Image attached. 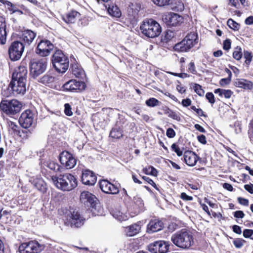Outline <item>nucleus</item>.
<instances>
[{
    "label": "nucleus",
    "instance_id": "f257e3e1",
    "mask_svg": "<svg viewBox=\"0 0 253 253\" xmlns=\"http://www.w3.org/2000/svg\"><path fill=\"white\" fill-rule=\"evenodd\" d=\"M171 240L176 247L185 250L190 249L194 243L192 233L184 229L172 235Z\"/></svg>",
    "mask_w": 253,
    "mask_h": 253
},
{
    "label": "nucleus",
    "instance_id": "f03ea898",
    "mask_svg": "<svg viewBox=\"0 0 253 253\" xmlns=\"http://www.w3.org/2000/svg\"><path fill=\"white\" fill-rule=\"evenodd\" d=\"M51 180L57 188L64 191H71L77 186L76 178L70 173L60 174L59 176H53Z\"/></svg>",
    "mask_w": 253,
    "mask_h": 253
},
{
    "label": "nucleus",
    "instance_id": "7ed1b4c3",
    "mask_svg": "<svg viewBox=\"0 0 253 253\" xmlns=\"http://www.w3.org/2000/svg\"><path fill=\"white\" fill-rule=\"evenodd\" d=\"M140 29L144 35L150 38L159 36L162 32L160 25L152 19L145 20L141 24Z\"/></svg>",
    "mask_w": 253,
    "mask_h": 253
},
{
    "label": "nucleus",
    "instance_id": "20e7f679",
    "mask_svg": "<svg viewBox=\"0 0 253 253\" xmlns=\"http://www.w3.org/2000/svg\"><path fill=\"white\" fill-rule=\"evenodd\" d=\"M52 63L59 73H65L69 68V59L60 50H57L52 56Z\"/></svg>",
    "mask_w": 253,
    "mask_h": 253
},
{
    "label": "nucleus",
    "instance_id": "39448f33",
    "mask_svg": "<svg viewBox=\"0 0 253 253\" xmlns=\"http://www.w3.org/2000/svg\"><path fill=\"white\" fill-rule=\"evenodd\" d=\"M22 107L21 102L16 99H3L0 103V111L9 116L19 113Z\"/></svg>",
    "mask_w": 253,
    "mask_h": 253
},
{
    "label": "nucleus",
    "instance_id": "423d86ee",
    "mask_svg": "<svg viewBox=\"0 0 253 253\" xmlns=\"http://www.w3.org/2000/svg\"><path fill=\"white\" fill-rule=\"evenodd\" d=\"M197 42V35L194 32H191L180 42L175 44L173 48L175 51L178 52H188Z\"/></svg>",
    "mask_w": 253,
    "mask_h": 253
},
{
    "label": "nucleus",
    "instance_id": "0eeeda50",
    "mask_svg": "<svg viewBox=\"0 0 253 253\" xmlns=\"http://www.w3.org/2000/svg\"><path fill=\"white\" fill-rule=\"evenodd\" d=\"M47 60L45 58L33 59L30 64V75L34 79L43 74L47 67Z\"/></svg>",
    "mask_w": 253,
    "mask_h": 253
},
{
    "label": "nucleus",
    "instance_id": "6e6552de",
    "mask_svg": "<svg viewBox=\"0 0 253 253\" xmlns=\"http://www.w3.org/2000/svg\"><path fill=\"white\" fill-rule=\"evenodd\" d=\"M43 248V245L34 240L21 244L19 247V251L20 253H39Z\"/></svg>",
    "mask_w": 253,
    "mask_h": 253
},
{
    "label": "nucleus",
    "instance_id": "1a4fd4ad",
    "mask_svg": "<svg viewBox=\"0 0 253 253\" xmlns=\"http://www.w3.org/2000/svg\"><path fill=\"white\" fill-rule=\"evenodd\" d=\"M24 45L19 41L13 42L8 49V54L12 61L18 60L22 56L24 51Z\"/></svg>",
    "mask_w": 253,
    "mask_h": 253
},
{
    "label": "nucleus",
    "instance_id": "9d476101",
    "mask_svg": "<svg viewBox=\"0 0 253 253\" xmlns=\"http://www.w3.org/2000/svg\"><path fill=\"white\" fill-rule=\"evenodd\" d=\"M54 48L53 44L50 41L47 40H42L38 43L36 53L42 57L48 56Z\"/></svg>",
    "mask_w": 253,
    "mask_h": 253
},
{
    "label": "nucleus",
    "instance_id": "9b49d317",
    "mask_svg": "<svg viewBox=\"0 0 253 253\" xmlns=\"http://www.w3.org/2000/svg\"><path fill=\"white\" fill-rule=\"evenodd\" d=\"M26 83L21 81L11 80L8 87L10 88L14 96L24 95L26 91Z\"/></svg>",
    "mask_w": 253,
    "mask_h": 253
},
{
    "label": "nucleus",
    "instance_id": "f8f14e48",
    "mask_svg": "<svg viewBox=\"0 0 253 253\" xmlns=\"http://www.w3.org/2000/svg\"><path fill=\"white\" fill-rule=\"evenodd\" d=\"M169 247V244L166 242L160 240L150 244L148 246V249L151 253H166Z\"/></svg>",
    "mask_w": 253,
    "mask_h": 253
},
{
    "label": "nucleus",
    "instance_id": "ddd939ff",
    "mask_svg": "<svg viewBox=\"0 0 253 253\" xmlns=\"http://www.w3.org/2000/svg\"><path fill=\"white\" fill-rule=\"evenodd\" d=\"M59 160L61 164L67 169H71L76 164V160L69 152L63 151L60 155Z\"/></svg>",
    "mask_w": 253,
    "mask_h": 253
},
{
    "label": "nucleus",
    "instance_id": "4468645a",
    "mask_svg": "<svg viewBox=\"0 0 253 253\" xmlns=\"http://www.w3.org/2000/svg\"><path fill=\"white\" fill-rule=\"evenodd\" d=\"M34 121V114L30 110H26L23 112L19 119V123L22 127L27 128L30 127Z\"/></svg>",
    "mask_w": 253,
    "mask_h": 253
},
{
    "label": "nucleus",
    "instance_id": "2eb2a0df",
    "mask_svg": "<svg viewBox=\"0 0 253 253\" xmlns=\"http://www.w3.org/2000/svg\"><path fill=\"white\" fill-rule=\"evenodd\" d=\"M164 21L169 26H176L183 21V17L178 14L170 12L164 16Z\"/></svg>",
    "mask_w": 253,
    "mask_h": 253
},
{
    "label": "nucleus",
    "instance_id": "dca6fc26",
    "mask_svg": "<svg viewBox=\"0 0 253 253\" xmlns=\"http://www.w3.org/2000/svg\"><path fill=\"white\" fill-rule=\"evenodd\" d=\"M27 69L22 63L18 68L15 69L12 75V79L27 82Z\"/></svg>",
    "mask_w": 253,
    "mask_h": 253
},
{
    "label": "nucleus",
    "instance_id": "f3484780",
    "mask_svg": "<svg viewBox=\"0 0 253 253\" xmlns=\"http://www.w3.org/2000/svg\"><path fill=\"white\" fill-rule=\"evenodd\" d=\"M86 87L85 83L83 82L78 81L76 80H71L63 85L65 90L74 91L79 90H84Z\"/></svg>",
    "mask_w": 253,
    "mask_h": 253
},
{
    "label": "nucleus",
    "instance_id": "a211bd4d",
    "mask_svg": "<svg viewBox=\"0 0 253 253\" xmlns=\"http://www.w3.org/2000/svg\"><path fill=\"white\" fill-rule=\"evenodd\" d=\"M84 221L85 219L80 215L78 211H74L71 212L69 222L71 226L81 227L84 224Z\"/></svg>",
    "mask_w": 253,
    "mask_h": 253
},
{
    "label": "nucleus",
    "instance_id": "6ab92c4d",
    "mask_svg": "<svg viewBox=\"0 0 253 253\" xmlns=\"http://www.w3.org/2000/svg\"><path fill=\"white\" fill-rule=\"evenodd\" d=\"M82 181L85 185H93L96 182V176L93 171L86 169L83 171Z\"/></svg>",
    "mask_w": 253,
    "mask_h": 253
},
{
    "label": "nucleus",
    "instance_id": "aec40b11",
    "mask_svg": "<svg viewBox=\"0 0 253 253\" xmlns=\"http://www.w3.org/2000/svg\"><path fill=\"white\" fill-rule=\"evenodd\" d=\"M164 228L163 222L159 219H152L147 225V231L148 233H153L161 230Z\"/></svg>",
    "mask_w": 253,
    "mask_h": 253
},
{
    "label": "nucleus",
    "instance_id": "412c9836",
    "mask_svg": "<svg viewBox=\"0 0 253 253\" xmlns=\"http://www.w3.org/2000/svg\"><path fill=\"white\" fill-rule=\"evenodd\" d=\"M29 181L39 191H41L42 193H44L46 192V183L41 177H39L38 176L36 177H31L29 179Z\"/></svg>",
    "mask_w": 253,
    "mask_h": 253
},
{
    "label": "nucleus",
    "instance_id": "4be33fe9",
    "mask_svg": "<svg viewBox=\"0 0 253 253\" xmlns=\"http://www.w3.org/2000/svg\"><path fill=\"white\" fill-rule=\"evenodd\" d=\"M36 36V33L31 30H25L21 32L20 36V40L25 44L30 45Z\"/></svg>",
    "mask_w": 253,
    "mask_h": 253
},
{
    "label": "nucleus",
    "instance_id": "5701e85b",
    "mask_svg": "<svg viewBox=\"0 0 253 253\" xmlns=\"http://www.w3.org/2000/svg\"><path fill=\"white\" fill-rule=\"evenodd\" d=\"M199 157L193 152L186 151L184 153V160L185 163L189 166H194Z\"/></svg>",
    "mask_w": 253,
    "mask_h": 253
},
{
    "label": "nucleus",
    "instance_id": "b1692460",
    "mask_svg": "<svg viewBox=\"0 0 253 253\" xmlns=\"http://www.w3.org/2000/svg\"><path fill=\"white\" fill-rule=\"evenodd\" d=\"M130 209L134 211V213L138 214L144 210V203L141 198L134 197L130 206Z\"/></svg>",
    "mask_w": 253,
    "mask_h": 253
},
{
    "label": "nucleus",
    "instance_id": "393cba45",
    "mask_svg": "<svg viewBox=\"0 0 253 253\" xmlns=\"http://www.w3.org/2000/svg\"><path fill=\"white\" fill-rule=\"evenodd\" d=\"M141 225L139 223L133 224L125 228V233L127 236L132 237L139 233Z\"/></svg>",
    "mask_w": 253,
    "mask_h": 253
},
{
    "label": "nucleus",
    "instance_id": "a878e982",
    "mask_svg": "<svg viewBox=\"0 0 253 253\" xmlns=\"http://www.w3.org/2000/svg\"><path fill=\"white\" fill-rule=\"evenodd\" d=\"M7 33L6 32L5 19L0 16V43L4 44L6 41Z\"/></svg>",
    "mask_w": 253,
    "mask_h": 253
},
{
    "label": "nucleus",
    "instance_id": "bb28decb",
    "mask_svg": "<svg viewBox=\"0 0 253 253\" xmlns=\"http://www.w3.org/2000/svg\"><path fill=\"white\" fill-rule=\"evenodd\" d=\"M234 84L236 87L244 89H251L253 88V84L252 82L243 79H236Z\"/></svg>",
    "mask_w": 253,
    "mask_h": 253
},
{
    "label": "nucleus",
    "instance_id": "cd10ccee",
    "mask_svg": "<svg viewBox=\"0 0 253 253\" xmlns=\"http://www.w3.org/2000/svg\"><path fill=\"white\" fill-rule=\"evenodd\" d=\"M80 13L76 11H72L69 12L65 17L63 18L66 23H74L80 18Z\"/></svg>",
    "mask_w": 253,
    "mask_h": 253
},
{
    "label": "nucleus",
    "instance_id": "c85d7f7f",
    "mask_svg": "<svg viewBox=\"0 0 253 253\" xmlns=\"http://www.w3.org/2000/svg\"><path fill=\"white\" fill-rule=\"evenodd\" d=\"M96 197L94 195L88 191H84L82 192L80 196V200L82 202H89L91 204L94 203L95 201Z\"/></svg>",
    "mask_w": 253,
    "mask_h": 253
},
{
    "label": "nucleus",
    "instance_id": "c756f323",
    "mask_svg": "<svg viewBox=\"0 0 253 253\" xmlns=\"http://www.w3.org/2000/svg\"><path fill=\"white\" fill-rule=\"evenodd\" d=\"M107 8L109 14L113 17H120L121 16L122 13L119 8L116 5L111 4L105 6Z\"/></svg>",
    "mask_w": 253,
    "mask_h": 253
},
{
    "label": "nucleus",
    "instance_id": "7c9ffc66",
    "mask_svg": "<svg viewBox=\"0 0 253 253\" xmlns=\"http://www.w3.org/2000/svg\"><path fill=\"white\" fill-rule=\"evenodd\" d=\"M72 71L74 74L77 78H83L84 75V70L77 64H73L71 66Z\"/></svg>",
    "mask_w": 253,
    "mask_h": 253
},
{
    "label": "nucleus",
    "instance_id": "2f4dec72",
    "mask_svg": "<svg viewBox=\"0 0 253 253\" xmlns=\"http://www.w3.org/2000/svg\"><path fill=\"white\" fill-rule=\"evenodd\" d=\"M141 6L139 3H130L128 8V12L130 15L135 16L140 9Z\"/></svg>",
    "mask_w": 253,
    "mask_h": 253
},
{
    "label": "nucleus",
    "instance_id": "473e14b6",
    "mask_svg": "<svg viewBox=\"0 0 253 253\" xmlns=\"http://www.w3.org/2000/svg\"><path fill=\"white\" fill-rule=\"evenodd\" d=\"M111 214L114 218L119 221H123L127 219V216L118 209L113 210Z\"/></svg>",
    "mask_w": 253,
    "mask_h": 253
},
{
    "label": "nucleus",
    "instance_id": "72a5a7b5",
    "mask_svg": "<svg viewBox=\"0 0 253 253\" xmlns=\"http://www.w3.org/2000/svg\"><path fill=\"white\" fill-rule=\"evenodd\" d=\"M214 92L215 94H218L219 96L222 97L224 96L226 98H229L233 94V92L229 89H223L217 88L214 90Z\"/></svg>",
    "mask_w": 253,
    "mask_h": 253
},
{
    "label": "nucleus",
    "instance_id": "f704fd0d",
    "mask_svg": "<svg viewBox=\"0 0 253 253\" xmlns=\"http://www.w3.org/2000/svg\"><path fill=\"white\" fill-rule=\"evenodd\" d=\"M123 136V131L118 127L113 128L110 133V136L115 139H120Z\"/></svg>",
    "mask_w": 253,
    "mask_h": 253
},
{
    "label": "nucleus",
    "instance_id": "c9c22d12",
    "mask_svg": "<svg viewBox=\"0 0 253 253\" xmlns=\"http://www.w3.org/2000/svg\"><path fill=\"white\" fill-rule=\"evenodd\" d=\"M46 165L49 169L55 172L60 171V166L54 161H47L46 162Z\"/></svg>",
    "mask_w": 253,
    "mask_h": 253
},
{
    "label": "nucleus",
    "instance_id": "e433bc0d",
    "mask_svg": "<svg viewBox=\"0 0 253 253\" xmlns=\"http://www.w3.org/2000/svg\"><path fill=\"white\" fill-rule=\"evenodd\" d=\"M54 80V77L50 75L46 74L40 78L39 81L43 84H47L53 82Z\"/></svg>",
    "mask_w": 253,
    "mask_h": 253
},
{
    "label": "nucleus",
    "instance_id": "4c0bfd02",
    "mask_svg": "<svg viewBox=\"0 0 253 253\" xmlns=\"http://www.w3.org/2000/svg\"><path fill=\"white\" fill-rule=\"evenodd\" d=\"M99 186L103 192L107 193V191L109 190V186H111V183L107 180H101L99 182Z\"/></svg>",
    "mask_w": 253,
    "mask_h": 253
},
{
    "label": "nucleus",
    "instance_id": "58836bf2",
    "mask_svg": "<svg viewBox=\"0 0 253 253\" xmlns=\"http://www.w3.org/2000/svg\"><path fill=\"white\" fill-rule=\"evenodd\" d=\"M226 72L229 74V76L228 78L222 79L220 81L219 84L221 86H224L225 85L228 84L230 83L232 73L231 71L228 69H226Z\"/></svg>",
    "mask_w": 253,
    "mask_h": 253
},
{
    "label": "nucleus",
    "instance_id": "ea45409f",
    "mask_svg": "<svg viewBox=\"0 0 253 253\" xmlns=\"http://www.w3.org/2000/svg\"><path fill=\"white\" fill-rule=\"evenodd\" d=\"M143 171L146 174H151L154 176L157 175V170L151 166H150L148 168H144Z\"/></svg>",
    "mask_w": 253,
    "mask_h": 253
},
{
    "label": "nucleus",
    "instance_id": "a19ab883",
    "mask_svg": "<svg viewBox=\"0 0 253 253\" xmlns=\"http://www.w3.org/2000/svg\"><path fill=\"white\" fill-rule=\"evenodd\" d=\"M245 243L246 241L241 238H236L233 242L234 245L238 249L242 248Z\"/></svg>",
    "mask_w": 253,
    "mask_h": 253
},
{
    "label": "nucleus",
    "instance_id": "79ce46f5",
    "mask_svg": "<svg viewBox=\"0 0 253 253\" xmlns=\"http://www.w3.org/2000/svg\"><path fill=\"white\" fill-rule=\"evenodd\" d=\"M227 24V25L233 30H237L239 29V25L232 19H228Z\"/></svg>",
    "mask_w": 253,
    "mask_h": 253
},
{
    "label": "nucleus",
    "instance_id": "37998d69",
    "mask_svg": "<svg viewBox=\"0 0 253 253\" xmlns=\"http://www.w3.org/2000/svg\"><path fill=\"white\" fill-rule=\"evenodd\" d=\"M241 50V48L238 46L233 53V57L237 60H239L242 58V53Z\"/></svg>",
    "mask_w": 253,
    "mask_h": 253
},
{
    "label": "nucleus",
    "instance_id": "c03bdc74",
    "mask_svg": "<svg viewBox=\"0 0 253 253\" xmlns=\"http://www.w3.org/2000/svg\"><path fill=\"white\" fill-rule=\"evenodd\" d=\"M159 101L158 100L151 98L146 101V104L148 106L154 107L159 105Z\"/></svg>",
    "mask_w": 253,
    "mask_h": 253
},
{
    "label": "nucleus",
    "instance_id": "a18cd8bd",
    "mask_svg": "<svg viewBox=\"0 0 253 253\" xmlns=\"http://www.w3.org/2000/svg\"><path fill=\"white\" fill-rule=\"evenodd\" d=\"M111 186H109V190L107 191V194H116L119 193V190L118 187L114 185L111 183Z\"/></svg>",
    "mask_w": 253,
    "mask_h": 253
},
{
    "label": "nucleus",
    "instance_id": "49530a36",
    "mask_svg": "<svg viewBox=\"0 0 253 253\" xmlns=\"http://www.w3.org/2000/svg\"><path fill=\"white\" fill-rule=\"evenodd\" d=\"M193 88L195 91L201 96H202L204 94V90L202 88V86L197 84H195L193 86Z\"/></svg>",
    "mask_w": 253,
    "mask_h": 253
},
{
    "label": "nucleus",
    "instance_id": "de8ad7c7",
    "mask_svg": "<svg viewBox=\"0 0 253 253\" xmlns=\"http://www.w3.org/2000/svg\"><path fill=\"white\" fill-rule=\"evenodd\" d=\"M244 57L246 59L245 63L247 65H249L252 60V55L251 52L248 51H245L244 52Z\"/></svg>",
    "mask_w": 253,
    "mask_h": 253
},
{
    "label": "nucleus",
    "instance_id": "09e8293b",
    "mask_svg": "<svg viewBox=\"0 0 253 253\" xmlns=\"http://www.w3.org/2000/svg\"><path fill=\"white\" fill-rule=\"evenodd\" d=\"M156 5L160 6H163L168 5L170 0H152Z\"/></svg>",
    "mask_w": 253,
    "mask_h": 253
},
{
    "label": "nucleus",
    "instance_id": "8fccbe9b",
    "mask_svg": "<svg viewBox=\"0 0 253 253\" xmlns=\"http://www.w3.org/2000/svg\"><path fill=\"white\" fill-rule=\"evenodd\" d=\"M64 113L68 116H71L73 115L71 105L69 103L64 105Z\"/></svg>",
    "mask_w": 253,
    "mask_h": 253
},
{
    "label": "nucleus",
    "instance_id": "3c124183",
    "mask_svg": "<svg viewBox=\"0 0 253 253\" xmlns=\"http://www.w3.org/2000/svg\"><path fill=\"white\" fill-rule=\"evenodd\" d=\"M243 234L245 238H251L253 240V237H252V236L253 235V230L248 229H245L243 231Z\"/></svg>",
    "mask_w": 253,
    "mask_h": 253
},
{
    "label": "nucleus",
    "instance_id": "603ef678",
    "mask_svg": "<svg viewBox=\"0 0 253 253\" xmlns=\"http://www.w3.org/2000/svg\"><path fill=\"white\" fill-rule=\"evenodd\" d=\"M171 149L172 151H174L176 153L178 156L180 157L182 155V151L176 144L173 143L172 144Z\"/></svg>",
    "mask_w": 253,
    "mask_h": 253
},
{
    "label": "nucleus",
    "instance_id": "864d4df0",
    "mask_svg": "<svg viewBox=\"0 0 253 253\" xmlns=\"http://www.w3.org/2000/svg\"><path fill=\"white\" fill-rule=\"evenodd\" d=\"M206 97L211 104H213L215 102L214 96L212 93L208 92L206 95Z\"/></svg>",
    "mask_w": 253,
    "mask_h": 253
},
{
    "label": "nucleus",
    "instance_id": "5fc2aeb1",
    "mask_svg": "<svg viewBox=\"0 0 253 253\" xmlns=\"http://www.w3.org/2000/svg\"><path fill=\"white\" fill-rule=\"evenodd\" d=\"M166 135L169 138H172L175 136V132L172 128H169L167 130Z\"/></svg>",
    "mask_w": 253,
    "mask_h": 253
},
{
    "label": "nucleus",
    "instance_id": "6e6d98bb",
    "mask_svg": "<svg viewBox=\"0 0 253 253\" xmlns=\"http://www.w3.org/2000/svg\"><path fill=\"white\" fill-rule=\"evenodd\" d=\"M188 71L193 74H196L197 71L196 70L194 63L193 62H191L189 64Z\"/></svg>",
    "mask_w": 253,
    "mask_h": 253
},
{
    "label": "nucleus",
    "instance_id": "4d7b16f0",
    "mask_svg": "<svg viewBox=\"0 0 253 253\" xmlns=\"http://www.w3.org/2000/svg\"><path fill=\"white\" fill-rule=\"evenodd\" d=\"M168 113H169V115H168L169 117L176 121H180V117L175 112H173L172 111H170V112H169Z\"/></svg>",
    "mask_w": 253,
    "mask_h": 253
},
{
    "label": "nucleus",
    "instance_id": "13d9d810",
    "mask_svg": "<svg viewBox=\"0 0 253 253\" xmlns=\"http://www.w3.org/2000/svg\"><path fill=\"white\" fill-rule=\"evenodd\" d=\"M223 48L224 50H228L231 48V41L229 39L225 40L223 42Z\"/></svg>",
    "mask_w": 253,
    "mask_h": 253
},
{
    "label": "nucleus",
    "instance_id": "bf43d9fd",
    "mask_svg": "<svg viewBox=\"0 0 253 253\" xmlns=\"http://www.w3.org/2000/svg\"><path fill=\"white\" fill-rule=\"evenodd\" d=\"M8 125L9 129H12L13 131L17 130L18 126L14 122L9 121L8 122Z\"/></svg>",
    "mask_w": 253,
    "mask_h": 253
},
{
    "label": "nucleus",
    "instance_id": "052dcab7",
    "mask_svg": "<svg viewBox=\"0 0 253 253\" xmlns=\"http://www.w3.org/2000/svg\"><path fill=\"white\" fill-rule=\"evenodd\" d=\"M238 201L241 205L246 206H248L249 204V200L248 199L242 197H238Z\"/></svg>",
    "mask_w": 253,
    "mask_h": 253
},
{
    "label": "nucleus",
    "instance_id": "680f3d73",
    "mask_svg": "<svg viewBox=\"0 0 253 253\" xmlns=\"http://www.w3.org/2000/svg\"><path fill=\"white\" fill-rule=\"evenodd\" d=\"M234 216L236 218H243L245 216V214L242 211H237L234 212Z\"/></svg>",
    "mask_w": 253,
    "mask_h": 253
},
{
    "label": "nucleus",
    "instance_id": "e2e57ef3",
    "mask_svg": "<svg viewBox=\"0 0 253 253\" xmlns=\"http://www.w3.org/2000/svg\"><path fill=\"white\" fill-rule=\"evenodd\" d=\"M142 178L145 181H146L148 183L150 184V185L153 186L154 187H156V184H155V183L151 179H150L149 177L145 176H143L142 177Z\"/></svg>",
    "mask_w": 253,
    "mask_h": 253
},
{
    "label": "nucleus",
    "instance_id": "0e129e2a",
    "mask_svg": "<svg viewBox=\"0 0 253 253\" xmlns=\"http://www.w3.org/2000/svg\"><path fill=\"white\" fill-rule=\"evenodd\" d=\"M180 197L182 200L185 201H192L193 200L192 196H188L184 192L181 194Z\"/></svg>",
    "mask_w": 253,
    "mask_h": 253
},
{
    "label": "nucleus",
    "instance_id": "69168bd1",
    "mask_svg": "<svg viewBox=\"0 0 253 253\" xmlns=\"http://www.w3.org/2000/svg\"><path fill=\"white\" fill-rule=\"evenodd\" d=\"M191 102L192 101L190 99L186 98L182 100L181 104L184 107H188L191 105Z\"/></svg>",
    "mask_w": 253,
    "mask_h": 253
},
{
    "label": "nucleus",
    "instance_id": "338daca9",
    "mask_svg": "<svg viewBox=\"0 0 253 253\" xmlns=\"http://www.w3.org/2000/svg\"><path fill=\"white\" fill-rule=\"evenodd\" d=\"M244 188L251 194H253V184H246L244 185Z\"/></svg>",
    "mask_w": 253,
    "mask_h": 253
},
{
    "label": "nucleus",
    "instance_id": "774afa93",
    "mask_svg": "<svg viewBox=\"0 0 253 253\" xmlns=\"http://www.w3.org/2000/svg\"><path fill=\"white\" fill-rule=\"evenodd\" d=\"M232 229L233 231L236 234H241L242 233L241 228L238 225H233L232 227Z\"/></svg>",
    "mask_w": 253,
    "mask_h": 253
}]
</instances>
